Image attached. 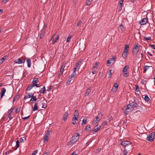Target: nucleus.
Here are the masks:
<instances>
[{
  "mask_svg": "<svg viewBox=\"0 0 155 155\" xmlns=\"http://www.w3.org/2000/svg\"><path fill=\"white\" fill-rule=\"evenodd\" d=\"M121 144L123 146L124 149L130 152L132 151L133 146L130 141L127 140L123 141L122 142Z\"/></svg>",
  "mask_w": 155,
  "mask_h": 155,
  "instance_id": "obj_1",
  "label": "nucleus"
},
{
  "mask_svg": "<svg viewBox=\"0 0 155 155\" xmlns=\"http://www.w3.org/2000/svg\"><path fill=\"white\" fill-rule=\"evenodd\" d=\"M139 50V47L137 44H136L135 45L134 47L132 50V53L134 55H136L138 52Z\"/></svg>",
  "mask_w": 155,
  "mask_h": 155,
  "instance_id": "obj_2",
  "label": "nucleus"
},
{
  "mask_svg": "<svg viewBox=\"0 0 155 155\" xmlns=\"http://www.w3.org/2000/svg\"><path fill=\"white\" fill-rule=\"evenodd\" d=\"M26 58H20L18 59H17L15 61V63L16 64H23L25 61Z\"/></svg>",
  "mask_w": 155,
  "mask_h": 155,
  "instance_id": "obj_3",
  "label": "nucleus"
},
{
  "mask_svg": "<svg viewBox=\"0 0 155 155\" xmlns=\"http://www.w3.org/2000/svg\"><path fill=\"white\" fill-rule=\"evenodd\" d=\"M155 134L154 132L150 134L149 135L147 136V140L149 141H152L154 138V136L155 135Z\"/></svg>",
  "mask_w": 155,
  "mask_h": 155,
  "instance_id": "obj_4",
  "label": "nucleus"
},
{
  "mask_svg": "<svg viewBox=\"0 0 155 155\" xmlns=\"http://www.w3.org/2000/svg\"><path fill=\"white\" fill-rule=\"evenodd\" d=\"M79 139V137L77 138H73L72 137V139L70 140V141L67 143V145L69 146L73 143L77 142Z\"/></svg>",
  "mask_w": 155,
  "mask_h": 155,
  "instance_id": "obj_5",
  "label": "nucleus"
},
{
  "mask_svg": "<svg viewBox=\"0 0 155 155\" xmlns=\"http://www.w3.org/2000/svg\"><path fill=\"white\" fill-rule=\"evenodd\" d=\"M148 21V19L147 18H145L142 19L141 21L139 22V24L140 25H145Z\"/></svg>",
  "mask_w": 155,
  "mask_h": 155,
  "instance_id": "obj_6",
  "label": "nucleus"
},
{
  "mask_svg": "<svg viewBox=\"0 0 155 155\" xmlns=\"http://www.w3.org/2000/svg\"><path fill=\"white\" fill-rule=\"evenodd\" d=\"M26 95H25L24 97V99L25 100L27 98L31 97H32L33 95V94H32V93H30L28 94L27 93H26Z\"/></svg>",
  "mask_w": 155,
  "mask_h": 155,
  "instance_id": "obj_7",
  "label": "nucleus"
},
{
  "mask_svg": "<svg viewBox=\"0 0 155 155\" xmlns=\"http://www.w3.org/2000/svg\"><path fill=\"white\" fill-rule=\"evenodd\" d=\"M131 108H134L137 107L138 106V104L135 100H134V101L133 102V104H131Z\"/></svg>",
  "mask_w": 155,
  "mask_h": 155,
  "instance_id": "obj_8",
  "label": "nucleus"
},
{
  "mask_svg": "<svg viewBox=\"0 0 155 155\" xmlns=\"http://www.w3.org/2000/svg\"><path fill=\"white\" fill-rule=\"evenodd\" d=\"M6 90L5 88H2L1 90V91L0 93L1 94V98H2L5 94V92Z\"/></svg>",
  "mask_w": 155,
  "mask_h": 155,
  "instance_id": "obj_9",
  "label": "nucleus"
},
{
  "mask_svg": "<svg viewBox=\"0 0 155 155\" xmlns=\"http://www.w3.org/2000/svg\"><path fill=\"white\" fill-rule=\"evenodd\" d=\"M98 125H97L96 127H97L96 128L94 129L92 131L94 133L97 132L98 131H99V130H100L101 129V126H99L98 127Z\"/></svg>",
  "mask_w": 155,
  "mask_h": 155,
  "instance_id": "obj_10",
  "label": "nucleus"
},
{
  "mask_svg": "<svg viewBox=\"0 0 155 155\" xmlns=\"http://www.w3.org/2000/svg\"><path fill=\"white\" fill-rule=\"evenodd\" d=\"M127 55L128 51H124L123 53L122 57L124 59H126L127 57Z\"/></svg>",
  "mask_w": 155,
  "mask_h": 155,
  "instance_id": "obj_11",
  "label": "nucleus"
},
{
  "mask_svg": "<svg viewBox=\"0 0 155 155\" xmlns=\"http://www.w3.org/2000/svg\"><path fill=\"white\" fill-rule=\"evenodd\" d=\"M68 112L65 113L64 115L63 116L62 119L64 121H65L67 119V117H68Z\"/></svg>",
  "mask_w": 155,
  "mask_h": 155,
  "instance_id": "obj_12",
  "label": "nucleus"
},
{
  "mask_svg": "<svg viewBox=\"0 0 155 155\" xmlns=\"http://www.w3.org/2000/svg\"><path fill=\"white\" fill-rule=\"evenodd\" d=\"M37 99L36 97L35 96H34V95L32 97H31V99L30 101L31 103H33L34 101H35L37 100Z\"/></svg>",
  "mask_w": 155,
  "mask_h": 155,
  "instance_id": "obj_13",
  "label": "nucleus"
},
{
  "mask_svg": "<svg viewBox=\"0 0 155 155\" xmlns=\"http://www.w3.org/2000/svg\"><path fill=\"white\" fill-rule=\"evenodd\" d=\"M150 68H152V67L151 66H146L144 67V70L143 73H145Z\"/></svg>",
  "mask_w": 155,
  "mask_h": 155,
  "instance_id": "obj_14",
  "label": "nucleus"
},
{
  "mask_svg": "<svg viewBox=\"0 0 155 155\" xmlns=\"http://www.w3.org/2000/svg\"><path fill=\"white\" fill-rule=\"evenodd\" d=\"M47 27L45 26V25H44L43 28L41 30L40 32L41 34L44 35L45 33V29Z\"/></svg>",
  "mask_w": 155,
  "mask_h": 155,
  "instance_id": "obj_15",
  "label": "nucleus"
},
{
  "mask_svg": "<svg viewBox=\"0 0 155 155\" xmlns=\"http://www.w3.org/2000/svg\"><path fill=\"white\" fill-rule=\"evenodd\" d=\"M26 62L27 63L28 67V68H30L31 66V61L30 58H28L26 61Z\"/></svg>",
  "mask_w": 155,
  "mask_h": 155,
  "instance_id": "obj_16",
  "label": "nucleus"
},
{
  "mask_svg": "<svg viewBox=\"0 0 155 155\" xmlns=\"http://www.w3.org/2000/svg\"><path fill=\"white\" fill-rule=\"evenodd\" d=\"M59 38V35H57L56 38H55V39H54V40L52 41V44L53 45H54L55 43L57 42V41L58 40V39Z\"/></svg>",
  "mask_w": 155,
  "mask_h": 155,
  "instance_id": "obj_17",
  "label": "nucleus"
},
{
  "mask_svg": "<svg viewBox=\"0 0 155 155\" xmlns=\"http://www.w3.org/2000/svg\"><path fill=\"white\" fill-rule=\"evenodd\" d=\"M8 56L7 55H5L0 60V64H2L5 60V59H6L7 57Z\"/></svg>",
  "mask_w": 155,
  "mask_h": 155,
  "instance_id": "obj_18",
  "label": "nucleus"
},
{
  "mask_svg": "<svg viewBox=\"0 0 155 155\" xmlns=\"http://www.w3.org/2000/svg\"><path fill=\"white\" fill-rule=\"evenodd\" d=\"M91 130V126L90 125H88L87 126L86 128L85 129V130L87 131L88 132L90 130Z\"/></svg>",
  "mask_w": 155,
  "mask_h": 155,
  "instance_id": "obj_19",
  "label": "nucleus"
},
{
  "mask_svg": "<svg viewBox=\"0 0 155 155\" xmlns=\"http://www.w3.org/2000/svg\"><path fill=\"white\" fill-rule=\"evenodd\" d=\"M129 68V66L128 65L125 66L124 67V68L123 70V72H127V70Z\"/></svg>",
  "mask_w": 155,
  "mask_h": 155,
  "instance_id": "obj_20",
  "label": "nucleus"
},
{
  "mask_svg": "<svg viewBox=\"0 0 155 155\" xmlns=\"http://www.w3.org/2000/svg\"><path fill=\"white\" fill-rule=\"evenodd\" d=\"M100 120V118L97 116L96 118V120H94L93 122V124H96Z\"/></svg>",
  "mask_w": 155,
  "mask_h": 155,
  "instance_id": "obj_21",
  "label": "nucleus"
},
{
  "mask_svg": "<svg viewBox=\"0 0 155 155\" xmlns=\"http://www.w3.org/2000/svg\"><path fill=\"white\" fill-rule=\"evenodd\" d=\"M91 92V89L90 88H88L86 90L85 94V96H87Z\"/></svg>",
  "mask_w": 155,
  "mask_h": 155,
  "instance_id": "obj_22",
  "label": "nucleus"
},
{
  "mask_svg": "<svg viewBox=\"0 0 155 155\" xmlns=\"http://www.w3.org/2000/svg\"><path fill=\"white\" fill-rule=\"evenodd\" d=\"M19 146V141L18 140L16 141V148L14 149V150H16Z\"/></svg>",
  "mask_w": 155,
  "mask_h": 155,
  "instance_id": "obj_23",
  "label": "nucleus"
},
{
  "mask_svg": "<svg viewBox=\"0 0 155 155\" xmlns=\"http://www.w3.org/2000/svg\"><path fill=\"white\" fill-rule=\"evenodd\" d=\"M38 109V105L37 103H35L34 105V107H33L32 109L33 111H36Z\"/></svg>",
  "mask_w": 155,
  "mask_h": 155,
  "instance_id": "obj_24",
  "label": "nucleus"
},
{
  "mask_svg": "<svg viewBox=\"0 0 155 155\" xmlns=\"http://www.w3.org/2000/svg\"><path fill=\"white\" fill-rule=\"evenodd\" d=\"M144 99L146 102H149L150 101V99L147 95H145Z\"/></svg>",
  "mask_w": 155,
  "mask_h": 155,
  "instance_id": "obj_25",
  "label": "nucleus"
},
{
  "mask_svg": "<svg viewBox=\"0 0 155 155\" xmlns=\"http://www.w3.org/2000/svg\"><path fill=\"white\" fill-rule=\"evenodd\" d=\"M99 64V62H97L93 66V68L94 70H97V66H98Z\"/></svg>",
  "mask_w": 155,
  "mask_h": 155,
  "instance_id": "obj_26",
  "label": "nucleus"
},
{
  "mask_svg": "<svg viewBox=\"0 0 155 155\" xmlns=\"http://www.w3.org/2000/svg\"><path fill=\"white\" fill-rule=\"evenodd\" d=\"M45 86H44L42 89L40 91V92H41V93L45 94Z\"/></svg>",
  "mask_w": 155,
  "mask_h": 155,
  "instance_id": "obj_27",
  "label": "nucleus"
},
{
  "mask_svg": "<svg viewBox=\"0 0 155 155\" xmlns=\"http://www.w3.org/2000/svg\"><path fill=\"white\" fill-rule=\"evenodd\" d=\"M123 2H121V1L119 2V11H120L122 9V6Z\"/></svg>",
  "mask_w": 155,
  "mask_h": 155,
  "instance_id": "obj_28",
  "label": "nucleus"
},
{
  "mask_svg": "<svg viewBox=\"0 0 155 155\" xmlns=\"http://www.w3.org/2000/svg\"><path fill=\"white\" fill-rule=\"evenodd\" d=\"M38 78H35L34 79L32 83H35L36 84L38 82Z\"/></svg>",
  "mask_w": 155,
  "mask_h": 155,
  "instance_id": "obj_29",
  "label": "nucleus"
},
{
  "mask_svg": "<svg viewBox=\"0 0 155 155\" xmlns=\"http://www.w3.org/2000/svg\"><path fill=\"white\" fill-rule=\"evenodd\" d=\"M123 76L125 77H128L129 75V73L128 72H123Z\"/></svg>",
  "mask_w": 155,
  "mask_h": 155,
  "instance_id": "obj_30",
  "label": "nucleus"
},
{
  "mask_svg": "<svg viewBox=\"0 0 155 155\" xmlns=\"http://www.w3.org/2000/svg\"><path fill=\"white\" fill-rule=\"evenodd\" d=\"M130 152L128 151H127V150H126L124 149V150L123 151V155H126L128 153Z\"/></svg>",
  "mask_w": 155,
  "mask_h": 155,
  "instance_id": "obj_31",
  "label": "nucleus"
},
{
  "mask_svg": "<svg viewBox=\"0 0 155 155\" xmlns=\"http://www.w3.org/2000/svg\"><path fill=\"white\" fill-rule=\"evenodd\" d=\"M66 65V63L65 62H63L62 64L61 65V70H62L63 71H64V69Z\"/></svg>",
  "mask_w": 155,
  "mask_h": 155,
  "instance_id": "obj_32",
  "label": "nucleus"
},
{
  "mask_svg": "<svg viewBox=\"0 0 155 155\" xmlns=\"http://www.w3.org/2000/svg\"><path fill=\"white\" fill-rule=\"evenodd\" d=\"M129 48V46L128 45H125V46L124 51H128V49Z\"/></svg>",
  "mask_w": 155,
  "mask_h": 155,
  "instance_id": "obj_33",
  "label": "nucleus"
},
{
  "mask_svg": "<svg viewBox=\"0 0 155 155\" xmlns=\"http://www.w3.org/2000/svg\"><path fill=\"white\" fill-rule=\"evenodd\" d=\"M80 136V135L79 133H77L75 134L74 136L72 137H73V138H77L78 137H79Z\"/></svg>",
  "mask_w": 155,
  "mask_h": 155,
  "instance_id": "obj_34",
  "label": "nucleus"
},
{
  "mask_svg": "<svg viewBox=\"0 0 155 155\" xmlns=\"http://www.w3.org/2000/svg\"><path fill=\"white\" fill-rule=\"evenodd\" d=\"M41 104L42 105V108L45 109L47 107V105L45 103L43 102L41 103Z\"/></svg>",
  "mask_w": 155,
  "mask_h": 155,
  "instance_id": "obj_35",
  "label": "nucleus"
},
{
  "mask_svg": "<svg viewBox=\"0 0 155 155\" xmlns=\"http://www.w3.org/2000/svg\"><path fill=\"white\" fill-rule=\"evenodd\" d=\"M87 123V120L85 118H84L82 120V122L81 123L82 126H83V124H85Z\"/></svg>",
  "mask_w": 155,
  "mask_h": 155,
  "instance_id": "obj_36",
  "label": "nucleus"
},
{
  "mask_svg": "<svg viewBox=\"0 0 155 155\" xmlns=\"http://www.w3.org/2000/svg\"><path fill=\"white\" fill-rule=\"evenodd\" d=\"M19 96V95H18L17 94L16 95L14 98L13 101H15L17 100L18 99Z\"/></svg>",
  "mask_w": 155,
  "mask_h": 155,
  "instance_id": "obj_37",
  "label": "nucleus"
},
{
  "mask_svg": "<svg viewBox=\"0 0 155 155\" xmlns=\"http://www.w3.org/2000/svg\"><path fill=\"white\" fill-rule=\"evenodd\" d=\"M78 110H76L74 112V116H78Z\"/></svg>",
  "mask_w": 155,
  "mask_h": 155,
  "instance_id": "obj_38",
  "label": "nucleus"
},
{
  "mask_svg": "<svg viewBox=\"0 0 155 155\" xmlns=\"http://www.w3.org/2000/svg\"><path fill=\"white\" fill-rule=\"evenodd\" d=\"M49 137L48 136H47V135H45L44 137V140L46 141L47 142L48 140V138Z\"/></svg>",
  "mask_w": 155,
  "mask_h": 155,
  "instance_id": "obj_39",
  "label": "nucleus"
},
{
  "mask_svg": "<svg viewBox=\"0 0 155 155\" xmlns=\"http://www.w3.org/2000/svg\"><path fill=\"white\" fill-rule=\"evenodd\" d=\"M13 109V108H11L10 110H9V111L8 112V114H10L12 115V114Z\"/></svg>",
  "mask_w": 155,
  "mask_h": 155,
  "instance_id": "obj_40",
  "label": "nucleus"
},
{
  "mask_svg": "<svg viewBox=\"0 0 155 155\" xmlns=\"http://www.w3.org/2000/svg\"><path fill=\"white\" fill-rule=\"evenodd\" d=\"M116 59V58L115 56H113L112 57V58H110L109 59L110 61H114H114H115V60Z\"/></svg>",
  "mask_w": 155,
  "mask_h": 155,
  "instance_id": "obj_41",
  "label": "nucleus"
},
{
  "mask_svg": "<svg viewBox=\"0 0 155 155\" xmlns=\"http://www.w3.org/2000/svg\"><path fill=\"white\" fill-rule=\"evenodd\" d=\"M91 3V1L90 0H87L86 2V5H89Z\"/></svg>",
  "mask_w": 155,
  "mask_h": 155,
  "instance_id": "obj_42",
  "label": "nucleus"
},
{
  "mask_svg": "<svg viewBox=\"0 0 155 155\" xmlns=\"http://www.w3.org/2000/svg\"><path fill=\"white\" fill-rule=\"evenodd\" d=\"M33 87L31 86V85H29L27 87L26 90L29 91Z\"/></svg>",
  "mask_w": 155,
  "mask_h": 155,
  "instance_id": "obj_43",
  "label": "nucleus"
},
{
  "mask_svg": "<svg viewBox=\"0 0 155 155\" xmlns=\"http://www.w3.org/2000/svg\"><path fill=\"white\" fill-rule=\"evenodd\" d=\"M143 38H144L147 41L150 40L151 39V38L150 37H146V36H144L143 37Z\"/></svg>",
  "mask_w": 155,
  "mask_h": 155,
  "instance_id": "obj_44",
  "label": "nucleus"
},
{
  "mask_svg": "<svg viewBox=\"0 0 155 155\" xmlns=\"http://www.w3.org/2000/svg\"><path fill=\"white\" fill-rule=\"evenodd\" d=\"M119 27L121 29L122 31L124 30L125 29L123 25L121 24Z\"/></svg>",
  "mask_w": 155,
  "mask_h": 155,
  "instance_id": "obj_45",
  "label": "nucleus"
},
{
  "mask_svg": "<svg viewBox=\"0 0 155 155\" xmlns=\"http://www.w3.org/2000/svg\"><path fill=\"white\" fill-rule=\"evenodd\" d=\"M82 22L81 20H79L77 23V26L78 27L82 24Z\"/></svg>",
  "mask_w": 155,
  "mask_h": 155,
  "instance_id": "obj_46",
  "label": "nucleus"
},
{
  "mask_svg": "<svg viewBox=\"0 0 155 155\" xmlns=\"http://www.w3.org/2000/svg\"><path fill=\"white\" fill-rule=\"evenodd\" d=\"M71 38V36H70V35H69L68 37L67 38V42H68L70 41V40Z\"/></svg>",
  "mask_w": 155,
  "mask_h": 155,
  "instance_id": "obj_47",
  "label": "nucleus"
},
{
  "mask_svg": "<svg viewBox=\"0 0 155 155\" xmlns=\"http://www.w3.org/2000/svg\"><path fill=\"white\" fill-rule=\"evenodd\" d=\"M136 91L137 92L139 91L140 92V90H139V88L138 86L137 85H136Z\"/></svg>",
  "mask_w": 155,
  "mask_h": 155,
  "instance_id": "obj_48",
  "label": "nucleus"
},
{
  "mask_svg": "<svg viewBox=\"0 0 155 155\" xmlns=\"http://www.w3.org/2000/svg\"><path fill=\"white\" fill-rule=\"evenodd\" d=\"M50 131L48 130L47 131L46 133L45 134V135H47L48 137H49L50 136Z\"/></svg>",
  "mask_w": 155,
  "mask_h": 155,
  "instance_id": "obj_49",
  "label": "nucleus"
},
{
  "mask_svg": "<svg viewBox=\"0 0 155 155\" xmlns=\"http://www.w3.org/2000/svg\"><path fill=\"white\" fill-rule=\"evenodd\" d=\"M100 118H101L103 116V114L101 113H100L98 114V115L97 116Z\"/></svg>",
  "mask_w": 155,
  "mask_h": 155,
  "instance_id": "obj_50",
  "label": "nucleus"
},
{
  "mask_svg": "<svg viewBox=\"0 0 155 155\" xmlns=\"http://www.w3.org/2000/svg\"><path fill=\"white\" fill-rule=\"evenodd\" d=\"M131 104H129L128 105H127V107L126 109L129 110V109H130V107L131 106Z\"/></svg>",
  "mask_w": 155,
  "mask_h": 155,
  "instance_id": "obj_51",
  "label": "nucleus"
},
{
  "mask_svg": "<svg viewBox=\"0 0 155 155\" xmlns=\"http://www.w3.org/2000/svg\"><path fill=\"white\" fill-rule=\"evenodd\" d=\"M38 151V150H35L32 153V155H36V154H37V153Z\"/></svg>",
  "mask_w": 155,
  "mask_h": 155,
  "instance_id": "obj_52",
  "label": "nucleus"
},
{
  "mask_svg": "<svg viewBox=\"0 0 155 155\" xmlns=\"http://www.w3.org/2000/svg\"><path fill=\"white\" fill-rule=\"evenodd\" d=\"M78 116H74V118L72 120H75V121H76L78 120Z\"/></svg>",
  "mask_w": 155,
  "mask_h": 155,
  "instance_id": "obj_53",
  "label": "nucleus"
},
{
  "mask_svg": "<svg viewBox=\"0 0 155 155\" xmlns=\"http://www.w3.org/2000/svg\"><path fill=\"white\" fill-rule=\"evenodd\" d=\"M74 76H75L73 74H72L70 76H69V79L71 80V78H74Z\"/></svg>",
  "mask_w": 155,
  "mask_h": 155,
  "instance_id": "obj_54",
  "label": "nucleus"
},
{
  "mask_svg": "<svg viewBox=\"0 0 155 155\" xmlns=\"http://www.w3.org/2000/svg\"><path fill=\"white\" fill-rule=\"evenodd\" d=\"M20 108H21L20 107H18L17 108V109H16V113H18L19 111Z\"/></svg>",
  "mask_w": 155,
  "mask_h": 155,
  "instance_id": "obj_55",
  "label": "nucleus"
},
{
  "mask_svg": "<svg viewBox=\"0 0 155 155\" xmlns=\"http://www.w3.org/2000/svg\"><path fill=\"white\" fill-rule=\"evenodd\" d=\"M79 63H77L76 64V67L78 70V68L79 66Z\"/></svg>",
  "mask_w": 155,
  "mask_h": 155,
  "instance_id": "obj_56",
  "label": "nucleus"
},
{
  "mask_svg": "<svg viewBox=\"0 0 155 155\" xmlns=\"http://www.w3.org/2000/svg\"><path fill=\"white\" fill-rule=\"evenodd\" d=\"M114 87L116 89H117L118 87V85L117 83H115L114 84Z\"/></svg>",
  "mask_w": 155,
  "mask_h": 155,
  "instance_id": "obj_57",
  "label": "nucleus"
},
{
  "mask_svg": "<svg viewBox=\"0 0 155 155\" xmlns=\"http://www.w3.org/2000/svg\"><path fill=\"white\" fill-rule=\"evenodd\" d=\"M30 115H29V116H28V117H25L22 118V119L23 120H26L27 119H28L29 118H30Z\"/></svg>",
  "mask_w": 155,
  "mask_h": 155,
  "instance_id": "obj_58",
  "label": "nucleus"
},
{
  "mask_svg": "<svg viewBox=\"0 0 155 155\" xmlns=\"http://www.w3.org/2000/svg\"><path fill=\"white\" fill-rule=\"evenodd\" d=\"M102 124L104 125H106L107 124V122L106 121H104L102 123Z\"/></svg>",
  "mask_w": 155,
  "mask_h": 155,
  "instance_id": "obj_59",
  "label": "nucleus"
},
{
  "mask_svg": "<svg viewBox=\"0 0 155 155\" xmlns=\"http://www.w3.org/2000/svg\"><path fill=\"white\" fill-rule=\"evenodd\" d=\"M150 46L152 48L155 50V46L153 45H150Z\"/></svg>",
  "mask_w": 155,
  "mask_h": 155,
  "instance_id": "obj_60",
  "label": "nucleus"
},
{
  "mask_svg": "<svg viewBox=\"0 0 155 155\" xmlns=\"http://www.w3.org/2000/svg\"><path fill=\"white\" fill-rule=\"evenodd\" d=\"M111 70H109V75L108 76L109 78H110L111 76L112 75V73L111 72Z\"/></svg>",
  "mask_w": 155,
  "mask_h": 155,
  "instance_id": "obj_61",
  "label": "nucleus"
},
{
  "mask_svg": "<svg viewBox=\"0 0 155 155\" xmlns=\"http://www.w3.org/2000/svg\"><path fill=\"white\" fill-rule=\"evenodd\" d=\"M110 61V60H107V64H111Z\"/></svg>",
  "mask_w": 155,
  "mask_h": 155,
  "instance_id": "obj_62",
  "label": "nucleus"
},
{
  "mask_svg": "<svg viewBox=\"0 0 155 155\" xmlns=\"http://www.w3.org/2000/svg\"><path fill=\"white\" fill-rule=\"evenodd\" d=\"M44 35L41 34L39 37V38H40V39H42L44 36Z\"/></svg>",
  "mask_w": 155,
  "mask_h": 155,
  "instance_id": "obj_63",
  "label": "nucleus"
},
{
  "mask_svg": "<svg viewBox=\"0 0 155 155\" xmlns=\"http://www.w3.org/2000/svg\"><path fill=\"white\" fill-rule=\"evenodd\" d=\"M8 117L9 119V120H10L12 119V117L11 115L10 114H8Z\"/></svg>",
  "mask_w": 155,
  "mask_h": 155,
  "instance_id": "obj_64",
  "label": "nucleus"
}]
</instances>
